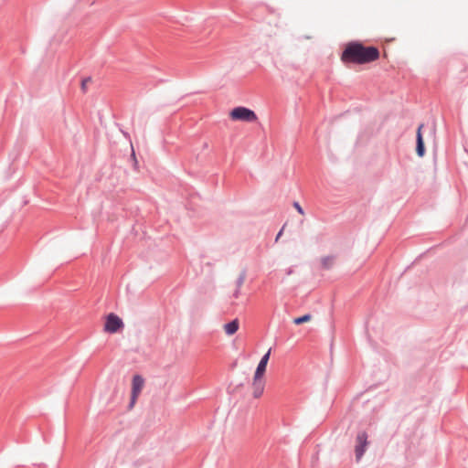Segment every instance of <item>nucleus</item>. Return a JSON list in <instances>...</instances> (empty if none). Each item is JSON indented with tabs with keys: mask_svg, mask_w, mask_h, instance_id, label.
Wrapping results in <instances>:
<instances>
[{
	"mask_svg": "<svg viewBox=\"0 0 468 468\" xmlns=\"http://www.w3.org/2000/svg\"><path fill=\"white\" fill-rule=\"evenodd\" d=\"M229 116L234 121H242L248 122L257 121V115L255 114V112L245 107L234 108L230 112Z\"/></svg>",
	"mask_w": 468,
	"mask_h": 468,
	"instance_id": "2",
	"label": "nucleus"
},
{
	"mask_svg": "<svg viewBox=\"0 0 468 468\" xmlns=\"http://www.w3.org/2000/svg\"><path fill=\"white\" fill-rule=\"evenodd\" d=\"M293 207H295V209H296L300 214H302V215H303V214H304V212H303V210L302 207L299 205V203H298V202H294Z\"/></svg>",
	"mask_w": 468,
	"mask_h": 468,
	"instance_id": "12",
	"label": "nucleus"
},
{
	"mask_svg": "<svg viewBox=\"0 0 468 468\" xmlns=\"http://www.w3.org/2000/svg\"><path fill=\"white\" fill-rule=\"evenodd\" d=\"M282 232V230H281V231L278 233V235H277V237H276V240H278V239H279V238H281Z\"/></svg>",
	"mask_w": 468,
	"mask_h": 468,
	"instance_id": "15",
	"label": "nucleus"
},
{
	"mask_svg": "<svg viewBox=\"0 0 468 468\" xmlns=\"http://www.w3.org/2000/svg\"><path fill=\"white\" fill-rule=\"evenodd\" d=\"M335 263V257L334 256H325L321 259V264L323 268L324 269H330Z\"/></svg>",
	"mask_w": 468,
	"mask_h": 468,
	"instance_id": "10",
	"label": "nucleus"
},
{
	"mask_svg": "<svg viewBox=\"0 0 468 468\" xmlns=\"http://www.w3.org/2000/svg\"><path fill=\"white\" fill-rule=\"evenodd\" d=\"M423 127V124H420L418 128V131H417V147H416V151H417V154L420 157H422L425 154V148H424V143H423V139H422V134H421V129Z\"/></svg>",
	"mask_w": 468,
	"mask_h": 468,
	"instance_id": "7",
	"label": "nucleus"
},
{
	"mask_svg": "<svg viewBox=\"0 0 468 468\" xmlns=\"http://www.w3.org/2000/svg\"><path fill=\"white\" fill-rule=\"evenodd\" d=\"M367 445V435L366 432H360L356 436V457L359 461L363 456Z\"/></svg>",
	"mask_w": 468,
	"mask_h": 468,
	"instance_id": "6",
	"label": "nucleus"
},
{
	"mask_svg": "<svg viewBox=\"0 0 468 468\" xmlns=\"http://www.w3.org/2000/svg\"><path fill=\"white\" fill-rule=\"evenodd\" d=\"M144 380L141 376H139V375L133 376V383H132V397H131V405L132 406L135 403L139 394L141 393V391L144 388Z\"/></svg>",
	"mask_w": 468,
	"mask_h": 468,
	"instance_id": "5",
	"label": "nucleus"
},
{
	"mask_svg": "<svg viewBox=\"0 0 468 468\" xmlns=\"http://www.w3.org/2000/svg\"><path fill=\"white\" fill-rule=\"evenodd\" d=\"M312 319V316L311 314H304L303 316H300V317H297V318H294L293 319V323L295 324H302L303 323H307V322H310Z\"/></svg>",
	"mask_w": 468,
	"mask_h": 468,
	"instance_id": "11",
	"label": "nucleus"
},
{
	"mask_svg": "<svg viewBox=\"0 0 468 468\" xmlns=\"http://www.w3.org/2000/svg\"><path fill=\"white\" fill-rule=\"evenodd\" d=\"M132 156H133L134 162L137 163L136 158H135V154H134L133 150V153H132Z\"/></svg>",
	"mask_w": 468,
	"mask_h": 468,
	"instance_id": "14",
	"label": "nucleus"
},
{
	"mask_svg": "<svg viewBox=\"0 0 468 468\" xmlns=\"http://www.w3.org/2000/svg\"><path fill=\"white\" fill-rule=\"evenodd\" d=\"M90 82V79H86L82 81L81 83V88L82 90L85 91L86 90V88H87V85Z\"/></svg>",
	"mask_w": 468,
	"mask_h": 468,
	"instance_id": "13",
	"label": "nucleus"
},
{
	"mask_svg": "<svg viewBox=\"0 0 468 468\" xmlns=\"http://www.w3.org/2000/svg\"><path fill=\"white\" fill-rule=\"evenodd\" d=\"M265 388L264 375L254 373L251 381L252 395L255 399H259L262 396Z\"/></svg>",
	"mask_w": 468,
	"mask_h": 468,
	"instance_id": "4",
	"label": "nucleus"
},
{
	"mask_svg": "<svg viewBox=\"0 0 468 468\" xmlns=\"http://www.w3.org/2000/svg\"><path fill=\"white\" fill-rule=\"evenodd\" d=\"M123 327L122 319L114 314H110L106 317L104 331L114 334Z\"/></svg>",
	"mask_w": 468,
	"mask_h": 468,
	"instance_id": "3",
	"label": "nucleus"
},
{
	"mask_svg": "<svg viewBox=\"0 0 468 468\" xmlns=\"http://www.w3.org/2000/svg\"><path fill=\"white\" fill-rule=\"evenodd\" d=\"M379 51L375 47H365L358 42L348 43L342 55L344 63L366 64L377 60Z\"/></svg>",
	"mask_w": 468,
	"mask_h": 468,
	"instance_id": "1",
	"label": "nucleus"
},
{
	"mask_svg": "<svg viewBox=\"0 0 468 468\" xmlns=\"http://www.w3.org/2000/svg\"><path fill=\"white\" fill-rule=\"evenodd\" d=\"M270 356H271V349H269L268 352L261 357L254 373L265 375L267 364L270 359Z\"/></svg>",
	"mask_w": 468,
	"mask_h": 468,
	"instance_id": "8",
	"label": "nucleus"
},
{
	"mask_svg": "<svg viewBox=\"0 0 468 468\" xmlns=\"http://www.w3.org/2000/svg\"><path fill=\"white\" fill-rule=\"evenodd\" d=\"M239 327V323L238 319H234L233 321L226 324L224 325V331L228 335H234Z\"/></svg>",
	"mask_w": 468,
	"mask_h": 468,
	"instance_id": "9",
	"label": "nucleus"
}]
</instances>
